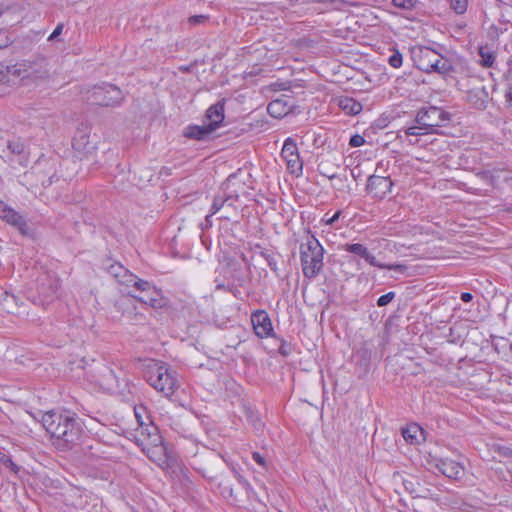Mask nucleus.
Segmentation results:
<instances>
[{
    "label": "nucleus",
    "mask_w": 512,
    "mask_h": 512,
    "mask_svg": "<svg viewBox=\"0 0 512 512\" xmlns=\"http://www.w3.org/2000/svg\"><path fill=\"white\" fill-rule=\"evenodd\" d=\"M42 423L59 447L65 448L79 437L80 428L74 415L68 411L46 412L42 417Z\"/></svg>",
    "instance_id": "nucleus-1"
},
{
    "label": "nucleus",
    "mask_w": 512,
    "mask_h": 512,
    "mask_svg": "<svg viewBox=\"0 0 512 512\" xmlns=\"http://www.w3.org/2000/svg\"><path fill=\"white\" fill-rule=\"evenodd\" d=\"M144 378L151 387L167 398L179 388L177 372L162 361L150 360L145 366Z\"/></svg>",
    "instance_id": "nucleus-2"
},
{
    "label": "nucleus",
    "mask_w": 512,
    "mask_h": 512,
    "mask_svg": "<svg viewBox=\"0 0 512 512\" xmlns=\"http://www.w3.org/2000/svg\"><path fill=\"white\" fill-rule=\"evenodd\" d=\"M17 65L22 85L47 86L54 79L52 67L45 58L21 60Z\"/></svg>",
    "instance_id": "nucleus-3"
},
{
    "label": "nucleus",
    "mask_w": 512,
    "mask_h": 512,
    "mask_svg": "<svg viewBox=\"0 0 512 512\" xmlns=\"http://www.w3.org/2000/svg\"><path fill=\"white\" fill-rule=\"evenodd\" d=\"M411 57L415 66L426 73L448 74L453 70L452 63L439 51L426 46H415L411 49Z\"/></svg>",
    "instance_id": "nucleus-4"
},
{
    "label": "nucleus",
    "mask_w": 512,
    "mask_h": 512,
    "mask_svg": "<svg viewBox=\"0 0 512 512\" xmlns=\"http://www.w3.org/2000/svg\"><path fill=\"white\" fill-rule=\"evenodd\" d=\"M324 249L318 239L307 234L300 244V259L305 277H316L323 267Z\"/></svg>",
    "instance_id": "nucleus-5"
},
{
    "label": "nucleus",
    "mask_w": 512,
    "mask_h": 512,
    "mask_svg": "<svg viewBox=\"0 0 512 512\" xmlns=\"http://www.w3.org/2000/svg\"><path fill=\"white\" fill-rule=\"evenodd\" d=\"M121 282L139 292L138 294L129 292V294L138 301L155 309L161 308L165 305V299L162 295V292L148 281L142 280L137 276L125 271L123 280H121Z\"/></svg>",
    "instance_id": "nucleus-6"
},
{
    "label": "nucleus",
    "mask_w": 512,
    "mask_h": 512,
    "mask_svg": "<svg viewBox=\"0 0 512 512\" xmlns=\"http://www.w3.org/2000/svg\"><path fill=\"white\" fill-rule=\"evenodd\" d=\"M450 120L448 112L441 108L431 106L421 109L416 116L419 126H412L405 130L408 136H418L433 132L436 127L445 125Z\"/></svg>",
    "instance_id": "nucleus-7"
},
{
    "label": "nucleus",
    "mask_w": 512,
    "mask_h": 512,
    "mask_svg": "<svg viewBox=\"0 0 512 512\" xmlns=\"http://www.w3.org/2000/svg\"><path fill=\"white\" fill-rule=\"evenodd\" d=\"M124 99L120 88L113 84L103 83L92 88L88 92L87 100L99 106H117Z\"/></svg>",
    "instance_id": "nucleus-8"
},
{
    "label": "nucleus",
    "mask_w": 512,
    "mask_h": 512,
    "mask_svg": "<svg viewBox=\"0 0 512 512\" xmlns=\"http://www.w3.org/2000/svg\"><path fill=\"white\" fill-rule=\"evenodd\" d=\"M18 84H20V75L17 62L13 64L0 63V95L10 94Z\"/></svg>",
    "instance_id": "nucleus-9"
},
{
    "label": "nucleus",
    "mask_w": 512,
    "mask_h": 512,
    "mask_svg": "<svg viewBox=\"0 0 512 512\" xmlns=\"http://www.w3.org/2000/svg\"><path fill=\"white\" fill-rule=\"evenodd\" d=\"M281 157L286 162L287 170L296 176L302 174L303 162L300 159L296 143L287 138L283 144Z\"/></svg>",
    "instance_id": "nucleus-10"
},
{
    "label": "nucleus",
    "mask_w": 512,
    "mask_h": 512,
    "mask_svg": "<svg viewBox=\"0 0 512 512\" xmlns=\"http://www.w3.org/2000/svg\"><path fill=\"white\" fill-rule=\"evenodd\" d=\"M91 377L92 381L104 391L111 392L118 387L117 377L113 370L106 365L98 366Z\"/></svg>",
    "instance_id": "nucleus-11"
},
{
    "label": "nucleus",
    "mask_w": 512,
    "mask_h": 512,
    "mask_svg": "<svg viewBox=\"0 0 512 512\" xmlns=\"http://www.w3.org/2000/svg\"><path fill=\"white\" fill-rule=\"evenodd\" d=\"M251 323L259 338L272 337L274 334L271 319L265 310H257L251 314Z\"/></svg>",
    "instance_id": "nucleus-12"
},
{
    "label": "nucleus",
    "mask_w": 512,
    "mask_h": 512,
    "mask_svg": "<svg viewBox=\"0 0 512 512\" xmlns=\"http://www.w3.org/2000/svg\"><path fill=\"white\" fill-rule=\"evenodd\" d=\"M392 186L389 177L372 175L368 178L367 191L374 198L382 199L391 191Z\"/></svg>",
    "instance_id": "nucleus-13"
},
{
    "label": "nucleus",
    "mask_w": 512,
    "mask_h": 512,
    "mask_svg": "<svg viewBox=\"0 0 512 512\" xmlns=\"http://www.w3.org/2000/svg\"><path fill=\"white\" fill-rule=\"evenodd\" d=\"M0 218L8 224L15 226L21 232H25L26 222L23 217L3 201H0Z\"/></svg>",
    "instance_id": "nucleus-14"
},
{
    "label": "nucleus",
    "mask_w": 512,
    "mask_h": 512,
    "mask_svg": "<svg viewBox=\"0 0 512 512\" xmlns=\"http://www.w3.org/2000/svg\"><path fill=\"white\" fill-rule=\"evenodd\" d=\"M224 120V104L216 103L210 106L206 111L207 125L215 131Z\"/></svg>",
    "instance_id": "nucleus-15"
},
{
    "label": "nucleus",
    "mask_w": 512,
    "mask_h": 512,
    "mask_svg": "<svg viewBox=\"0 0 512 512\" xmlns=\"http://www.w3.org/2000/svg\"><path fill=\"white\" fill-rule=\"evenodd\" d=\"M439 471L448 478L457 479L463 474V467L451 459H441L437 464Z\"/></svg>",
    "instance_id": "nucleus-16"
},
{
    "label": "nucleus",
    "mask_w": 512,
    "mask_h": 512,
    "mask_svg": "<svg viewBox=\"0 0 512 512\" xmlns=\"http://www.w3.org/2000/svg\"><path fill=\"white\" fill-rule=\"evenodd\" d=\"M344 250L362 257L373 267L380 266V262L376 259V257L364 245L360 243L346 244L344 246Z\"/></svg>",
    "instance_id": "nucleus-17"
},
{
    "label": "nucleus",
    "mask_w": 512,
    "mask_h": 512,
    "mask_svg": "<svg viewBox=\"0 0 512 512\" xmlns=\"http://www.w3.org/2000/svg\"><path fill=\"white\" fill-rule=\"evenodd\" d=\"M402 435L405 441L410 444H420L425 440L424 430L416 423L403 428Z\"/></svg>",
    "instance_id": "nucleus-18"
},
{
    "label": "nucleus",
    "mask_w": 512,
    "mask_h": 512,
    "mask_svg": "<svg viewBox=\"0 0 512 512\" xmlns=\"http://www.w3.org/2000/svg\"><path fill=\"white\" fill-rule=\"evenodd\" d=\"M291 109V105L284 99H275L268 104L267 111L274 118L286 116Z\"/></svg>",
    "instance_id": "nucleus-19"
},
{
    "label": "nucleus",
    "mask_w": 512,
    "mask_h": 512,
    "mask_svg": "<svg viewBox=\"0 0 512 512\" xmlns=\"http://www.w3.org/2000/svg\"><path fill=\"white\" fill-rule=\"evenodd\" d=\"M213 130L207 125L202 126H188L184 130V136L191 139L203 140L210 135Z\"/></svg>",
    "instance_id": "nucleus-20"
},
{
    "label": "nucleus",
    "mask_w": 512,
    "mask_h": 512,
    "mask_svg": "<svg viewBox=\"0 0 512 512\" xmlns=\"http://www.w3.org/2000/svg\"><path fill=\"white\" fill-rule=\"evenodd\" d=\"M481 178L490 183L492 186H497L499 184V180L502 179L503 181L508 180L507 172L503 170H495V171H485L481 173Z\"/></svg>",
    "instance_id": "nucleus-21"
},
{
    "label": "nucleus",
    "mask_w": 512,
    "mask_h": 512,
    "mask_svg": "<svg viewBox=\"0 0 512 512\" xmlns=\"http://www.w3.org/2000/svg\"><path fill=\"white\" fill-rule=\"evenodd\" d=\"M339 106L347 114L356 115L361 112L362 105L353 98L344 97L339 100Z\"/></svg>",
    "instance_id": "nucleus-22"
},
{
    "label": "nucleus",
    "mask_w": 512,
    "mask_h": 512,
    "mask_svg": "<svg viewBox=\"0 0 512 512\" xmlns=\"http://www.w3.org/2000/svg\"><path fill=\"white\" fill-rule=\"evenodd\" d=\"M479 56L481 57L480 64L486 68L492 67L496 59L495 53L484 46L479 48Z\"/></svg>",
    "instance_id": "nucleus-23"
},
{
    "label": "nucleus",
    "mask_w": 512,
    "mask_h": 512,
    "mask_svg": "<svg viewBox=\"0 0 512 512\" xmlns=\"http://www.w3.org/2000/svg\"><path fill=\"white\" fill-rule=\"evenodd\" d=\"M0 461L1 463L9 468L13 473L15 474H18L19 471H20V467L18 465H16L12 459L10 458V456L4 454V453H0Z\"/></svg>",
    "instance_id": "nucleus-24"
},
{
    "label": "nucleus",
    "mask_w": 512,
    "mask_h": 512,
    "mask_svg": "<svg viewBox=\"0 0 512 512\" xmlns=\"http://www.w3.org/2000/svg\"><path fill=\"white\" fill-rule=\"evenodd\" d=\"M450 4L457 14H463L467 10L468 0H450Z\"/></svg>",
    "instance_id": "nucleus-25"
},
{
    "label": "nucleus",
    "mask_w": 512,
    "mask_h": 512,
    "mask_svg": "<svg viewBox=\"0 0 512 512\" xmlns=\"http://www.w3.org/2000/svg\"><path fill=\"white\" fill-rule=\"evenodd\" d=\"M379 269L393 270L397 273H405L407 271V267L403 264H383L380 262V266H376Z\"/></svg>",
    "instance_id": "nucleus-26"
},
{
    "label": "nucleus",
    "mask_w": 512,
    "mask_h": 512,
    "mask_svg": "<svg viewBox=\"0 0 512 512\" xmlns=\"http://www.w3.org/2000/svg\"><path fill=\"white\" fill-rule=\"evenodd\" d=\"M224 202L223 197H215L211 206V212L206 216V219L208 220L210 216L216 214L223 207Z\"/></svg>",
    "instance_id": "nucleus-27"
},
{
    "label": "nucleus",
    "mask_w": 512,
    "mask_h": 512,
    "mask_svg": "<svg viewBox=\"0 0 512 512\" xmlns=\"http://www.w3.org/2000/svg\"><path fill=\"white\" fill-rule=\"evenodd\" d=\"M388 63L393 67V68H399L402 66V63H403V58H402V54L399 53L398 51H395L388 59Z\"/></svg>",
    "instance_id": "nucleus-28"
},
{
    "label": "nucleus",
    "mask_w": 512,
    "mask_h": 512,
    "mask_svg": "<svg viewBox=\"0 0 512 512\" xmlns=\"http://www.w3.org/2000/svg\"><path fill=\"white\" fill-rule=\"evenodd\" d=\"M394 297H395L394 292H388L378 298L377 305L380 307L386 306L394 299Z\"/></svg>",
    "instance_id": "nucleus-29"
},
{
    "label": "nucleus",
    "mask_w": 512,
    "mask_h": 512,
    "mask_svg": "<svg viewBox=\"0 0 512 512\" xmlns=\"http://www.w3.org/2000/svg\"><path fill=\"white\" fill-rule=\"evenodd\" d=\"M392 2L396 7L402 9H411L414 7L416 0H392Z\"/></svg>",
    "instance_id": "nucleus-30"
},
{
    "label": "nucleus",
    "mask_w": 512,
    "mask_h": 512,
    "mask_svg": "<svg viewBox=\"0 0 512 512\" xmlns=\"http://www.w3.org/2000/svg\"><path fill=\"white\" fill-rule=\"evenodd\" d=\"M365 143V139L363 136L359 135V134H356V135H353L351 138H350V141H349V145L351 147H360L362 146L363 144Z\"/></svg>",
    "instance_id": "nucleus-31"
},
{
    "label": "nucleus",
    "mask_w": 512,
    "mask_h": 512,
    "mask_svg": "<svg viewBox=\"0 0 512 512\" xmlns=\"http://www.w3.org/2000/svg\"><path fill=\"white\" fill-rule=\"evenodd\" d=\"M11 40L5 30L0 29V49L7 47Z\"/></svg>",
    "instance_id": "nucleus-32"
},
{
    "label": "nucleus",
    "mask_w": 512,
    "mask_h": 512,
    "mask_svg": "<svg viewBox=\"0 0 512 512\" xmlns=\"http://www.w3.org/2000/svg\"><path fill=\"white\" fill-rule=\"evenodd\" d=\"M58 289H59V283H58V281H57V280H55V281L50 285V287H49V291H48V293L46 294V296H45V297H46V298H51V297H53V296L57 293Z\"/></svg>",
    "instance_id": "nucleus-33"
},
{
    "label": "nucleus",
    "mask_w": 512,
    "mask_h": 512,
    "mask_svg": "<svg viewBox=\"0 0 512 512\" xmlns=\"http://www.w3.org/2000/svg\"><path fill=\"white\" fill-rule=\"evenodd\" d=\"M340 215L341 211H337L333 216L329 218H323V221L325 222L326 225H332L339 219Z\"/></svg>",
    "instance_id": "nucleus-34"
},
{
    "label": "nucleus",
    "mask_w": 512,
    "mask_h": 512,
    "mask_svg": "<svg viewBox=\"0 0 512 512\" xmlns=\"http://www.w3.org/2000/svg\"><path fill=\"white\" fill-rule=\"evenodd\" d=\"M62 30H63V24H58L56 26V28L53 30V32L50 34V36L48 37V40L55 39L57 36H59L62 33Z\"/></svg>",
    "instance_id": "nucleus-35"
},
{
    "label": "nucleus",
    "mask_w": 512,
    "mask_h": 512,
    "mask_svg": "<svg viewBox=\"0 0 512 512\" xmlns=\"http://www.w3.org/2000/svg\"><path fill=\"white\" fill-rule=\"evenodd\" d=\"M252 458H253V460H254L256 463H258L259 465H261V466H264V465H265V460H264V458L261 456V454H260V453H258V452H254V453L252 454Z\"/></svg>",
    "instance_id": "nucleus-36"
},
{
    "label": "nucleus",
    "mask_w": 512,
    "mask_h": 512,
    "mask_svg": "<svg viewBox=\"0 0 512 512\" xmlns=\"http://www.w3.org/2000/svg\"><path fill=\"white\" fill-rule=\"evenodd\" d=\"M205 19L204 16L202 15H196V16H192L189 18V22L192 23V24H198V23H201L203 22Z\"/></svg>",
    "instance_id": "nucleus-37"
},
{
    "label": "nucleus",
    "mask_w": 512,
    "mask_h": 512,
    "mask_svg": "<svg viewBox=\"0 0 512 512\" xmlns=\"http://www.w3.org/2000/svg\"><path fill=\"white\" fill-rule=\"evenodd\" d=\"M460 298L463 302H470L473 299V296L469 292H463Z\"/></svg>",
    "instance_id": "nucleus-38"
},
{
    "label": "nucleus",
    "mask_w": 512,
    "mask_h": 512,
    "mask_svg": "<svg viewBox=\"0 0 512 512\" xmlns=\"http://www.w3.org/2000/svg\"><path fill=\"white\" fill-rule=\"evenodd\" d=\"M239 482L246 488V489H249L250 488V484L247 480H245L244 478H242L241 476H239Z\"/></svg>",
    "instance_id": "nucleus-39"
},
{
    "label": "nucleus",
    "mask_w": 512,
    "mask_h": 512,
    "mask_svg": "<svg viewBox=\"0 0 512 512\" xmlns=\"http://www.w3.org/2000/svg\"><path fill=\"white\" fill-rule=\"evenodd\" d=\"M234 179H235V177H234V176H230V177L227 179V183H226V185H227V187H228V188L234 185Z\"/></svg>",
    "instance_id": "nucleus-40"
},
{
    "label": "nucleus",
    "mask_w": 512,
    "mask_h": 512,
    "mask_svg": "<svg viewBox=\"0 0 512 512\" xmlns=\"http://www.w3.org/2000/svg\"><path fill=\"white\" fill-rule=\"evenodd\" d=\"M153 461L157 462L159 465L162 463L164 464L166 461L160 456L159 458H153L152 456H149Z\"/></svg>",
    "instance_id": "nucleus-41"
},
{
    "label": "nucleus",
    "mask_w": 512,
    "mask_h": 512,
    "mask_svg": "<svg viewBox=\"0 0 512 512\" xmlns=\"http://www.w3.org/2000/svg\"><path fill=\"white\" fill-rule=\"evenodd\" d=\"M507 101L509 103V106L512 107V92L507 94Z\"/></svg>",
    "instance_id": "nucleus-42"
},
{
    "label": "nucleus",
    "mask_w": 512,
    "mask_h": 512,
    "mask_svg": "<svg viewBox=\"0 0 512 512\" xmlns=\"http://www.w3.org/2000/svg\"><path fill=\"white\" fill-rule=\"evenodd\" d=\"M158 450H159L162 454H164V448H163V447H159V448H158ZM162 456L164 457L165 455H162Z\"/></svg>",
    "instance_id": "nucleus-43"
}]
</instances>
